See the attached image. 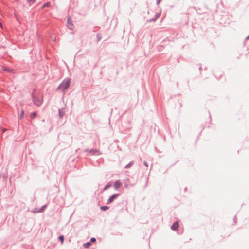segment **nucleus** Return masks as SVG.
I'll return each instance as SVG.
<instances>
[{"label": "nucleus", "mask_w": 249, "mask_h": 249, "mask_svg": "<svg viewBox=\"0 0 249 249\" xmlns=\"http://www.w3.org/2000/svg\"><path fill=\"white\" fill-rule=\"evenodd\" d=\"M111 186V184L110 183H107L104 187L103 190L105 191L109 189Z\"/></svg>", "instance_id": "f8f14e48"}, {"label": "nucleus", "mask_w": 249, "mask_h": 249, "mask_svg": "<svg viewBox=\"0 0 249 249\" xmlns=\"http://www.w3.org/2000/svg\"><path fill=\"white\" fill-rule=\"evenodd\" d=\"M71 79L69 78H65L57 88L56 90H62L64 92L70 87Z\"/></svg>", "instance_id": "f257e3e1"}, {"label": "nucleus", "mask_w": 249, "mask_h": 249, "mask_svg": "<svg viewBox=\"0 0 249 249\" xmlns=\"http://www.w3.org/2000/svg\"><path fill=\"white\" fill-rule=\"evenodd\" d=\"M133 164V161H130L128 164L125 166V168H129Z\"/></svg>", "instance_id": "f3484780"}, {"label": "nucleus", "mask_w": 249, "mask_h": 249, "mask_svg": "<svg viewBox=\"0 0 249 249\" xmlns=\"http://www.w3.org/2000/svg\"><path fill=\"white\" fill-rule=\"evenodd\" d=\"M85 151L91 153L93 155H99L100 153L99 150L95 149H86Z\"/></svg>", "instance_id": "39448f33"}, {"label": "nucleus", "mask_w": 249, "mask_h": 249, "mask_svg": "<svg viewBox=\"0 0 249 249\" xmlns=\"http://www.w3.org/2000/svg\"><path fill=\"white\" fill-rule=\"evenodd\" d=\"M96 37L97 38V41H100L101 40L102 37L100 34H97Z\"/></svg>", "instance_id": "6ab92c4d"}, {"label": "nucleus", "mask_w": 249, "mask_h": 249, "mask_svg": "<svg viewBox=\"0 0 249 249\" xmlns=\"http://www.w3.org/2000/svg\"><path fill=\"white\" fill-rule=\"evenodd\" d=\"M58 239L60 241L61 244H63L64 241V236L63 235H61L59 236Z\"/></svg>", "instance_id": "ddd939ff"}, {"label": "nucleus", "mask_w": 249, "mask_h": 249, "mask_svg": "<svg viewBox=\"0 0 249 249\" xmlns=\"http://www.w3.org/2000/svg\"><path fill=\"white\" fill-rule=\"evenodd\" d=\"M179 224L178 221L175 222L171 227V229L173 231H176L178 229Z\"/></svg>", "instance_id": "6e6552de"}, {"label": "nucleus", "mask_w": 249, "mask_h": 249, "mask_svg": "<svg viewBox=\"0 0 249 249\" xmlns=\"http://www.w3.org/2000/svg\"><path fill=\"white\" fill-rule=\"evenodd\" d=\"M59 116L60 118H62L65 114L64 108L59 109Z\"/></svg>", "instance_id": "1a4fd4ad"}, {"label": "nucleus", "mask_w": 249, "mask_h": 249, "mask_svg": "<svg viewBox=\"0 0 249 249\" xmlns=\"http://www.w3.org/2000/svg\"><path fill=\"white\" fill-rule=\"evenodd\" d=\"M32 97L33 99V101L34 104L37 106H40L43 103V97L41 96L40 97H36L33 93L32 94Z\"/></svg>", "instance_id": "f03ea898"}, {"label": "nucleus", "mask_w": 249, "mask_h": 249, "mask_svg": "<svg viewBox=\"0 0 249 249\" xmlns=\"http://www.w3.org/2000/svg\"><path fill=\"white\" fill-rule=\"evenodd\" d=\"M122 185V183L120 180H118L115 181L114 183V187L115 190L118 189Z\"/></svg>", "instance_id": "423d86ee"}, {"label": "nucleus", "mask_w": 249, "mask_h": 249, "mask_svg": "<svg viewBox=\"0 0 249 249\" xmlns=\"http://www.w3.org/2000/svg\"><path fill=\"white\" fill-rule=\"evenodd\" d=\"M27 1L30 4H31L34 3L36 1V0H27Z\"/></svg>", "instance_id": "412c9836"}, {"label": "nucleus", "mask_w": 249, "mask_h": 249, "mask_svg": "<svg viewBox=\"0 0 249 249\" xmlns=\"http://www.w3.org/2000/svg\"><path fill=\"white\" fill-rule=\"evenodd\" d=\"M236 216H235L234 218L233 219V220H234V222H235V223H236Z\"/></svg>", "instance_id": "393cba45"}, {"label": "nucleus", "mask_w": 249, "mask_h": 249, "mask_svg": "<svg viewBox=\"0 0 249 249\" xmlns=\"http://www.w3.org/2000/svg\"><path fill=\"white\" fill-rule=\"evenodd\" d=\"M119 194H114L112 195L107 200V204H110L119 196Z\"/></svg>", "instance_id": "20e7f679"}, {"label": "nucleus", "mask_w": 249, "mask_h": 249, "mask_svg": "<svg viewBox=\"0 0 249 249\" xmlns=\"http://www.w3.org/2000/svg\"><path fill=\"white\" fill-rule=\"evenodd\" d=\"M91 244L89 242H86L84 244L83 246L86 248H89L90 247Z\"/></svg>", "instance_id": "9b49d317"}, {"label": "nucleus", "mask_w": 249, "mask_h": 249, "mask_svg": "<svg viewBox=\"0 0 249 249\" xmlns=\"http://www.w3.org/2000/svg\"><path fill=\"white\" fill-rule=\"evenodd\" d=\"M46 207V205H43L39 210L37 211L38 213H41L43 212L44 208Z\"/></svg>", "instance_id": "a211bd4d"}, {"label": "nucleus", "mask_w": 249, "mask_h": 249, "mask_svg": "<svg viewBox=\"0 0 249 249\" xmlns=\"http://www.w3.org/2000/svg\"><path fill=\"white\" fill-rule=\"evenodd\" d=\"M246 40L249 39V35L246 37Z\"/></svg>", "instance_id": "a878e982"}, {"label": "nucleus", "mask_w": 249, "mask_h": 249, "mask_svg": "<svg viewBox=\"0 0 249 249\" xmlns=\"http://www.w3.org/2000/svg\"><path fill=\"white\" fill-rule=\"evenodd\" d=\"M67 26L70 30H73L74 28V25L72 23L71 18L69 16L67 17Z\"/></svg>", "instance_id": "7ed1b4c3"}, {"label": "nucleus", "mask_w": 249, "mask_h": 249, "mask_svg": "<svg viewBox=\"0 0 249 249\" xmlns=\"http://www.w3.org/2000/svg\"><path fill=\"white\" fill-rule=\"evenodd\" d=\"M96 240V238H94V237H92L90 239V241L89 242L91 243V242H95Z\"/></svg>", "instance_id": "4be33fe9"}, {"label": "nucleus", "mask_w": 249, "mask_h": 249, "mask_svg": "<svg viewBox=\"0 0 249 249\" xmlns=\"http://www.w3.org/2000/svg\"><path fill=\"white\" fill-rule=\"evenodd\" d=\"M36 116H37V113L36 112H32L30 115V117L32 119L36 118Z\"/></svg>", "instance_id": "2eb2a0df"}, {"label": "nucleus", "mask_w": 249, "mask_h": 249, "mask_svg": "<svg viewBox=\"0 0 249 249\" xmlns=\"http://www.w3.org/2000/svg\"><path fill=\"white\" fill-rule=\"evenodd\" d=\"M50 3L48 2L44 3L43 5V7H49V6H50Z\"/></svg>", "instance_id": "aec40b11"}, {"label": "nucleus", "mask_w": 249, "mask_h": 249, "mask_svg": "<svg viewBox=\"0 0 249 249\" xmlns=\"http://www.w3.org/2000/svg\"><path fill=\"white\" fill-rule=\"evenodd\" d=\"M160 13H157L154 16V18H151L148 20L149 22H155L160 16Z\"/></svg>", "instance_id": "0eeeda50"}, {"label": "nucleus", "mask_w": 249, "mask_h": 249, "mask_svg": "<svg viewBox=\"0 0 249 249\" xmlns=\"http://www.w3.org/2000/svg\"><path fill=\"white\" fill-rule=\"evenodd\" d=\"M100 209L101 210L105 211L108 210L109 209V207L107 206H102L100 207Z\"/></svg>", "instance_id": "4468645a"}, {"label": "nucleus", "mask_w": 249, "mask_h": 249, "mask_svg": "<svg viewBox=\"0 0 249 249\" xmlns=\"http://www.w3.org/2000/svg\"><path fill=\"white\" fill-rule=\"evenodd\" d=\"M143 164L146 167H148V164L147 163V162L145 161H144L143 162Z\"/></svg>", "instance_id": "5701e85b"}, {"label": "nucleus", "mask_w": 249, "mask_h": 249, "mask_svg": "<svg viewBox=\"0 0 249 249\" xmlns=\"http://www.w3.org/2000/svg\"><path fill=\"white\" fill-rule=\"evenodd\" d=\"M3 70L5 71L10 72V73H13L14 72V70L12 69H10L6 67H4L3 68Z\"/></svg>", "instance_id": "9d476101"}, {"label": "nucleus", "mask_w": 249, "mask_h": 249, "mask_svg": "<svg viewBox=\"0 0 249 249\" xmlns=\"http://www.w3.org/2000/svg\"><path fill=\"white\" fill-rule=\"evenodd\" d=\"M199 69V70L201 71V70H202V67H200Z\"/></svg>", "instance_id": "bb28decb"}, {"label": "nucleus", "mask_w": 249, "mask_h": 249, "mask_svg": "<svg viewBox=\"0 0 249 249\" xmlns=\"http://www.w3.org/2000/svg\"><path fill=\"white\" fill-rule=\"evenodd\" d=\"M24 114V111L23 110H22L21 111L20 114L19 115V117H18L19 119H22L23 117Z\"/></svg>", "instance_id": "dca6fc26"}, {"label": "nucleus", "mask_w": 249, "mask_h": 249, "mask_svg": "<svg viewBox=\"0 0 249 249\" xmlns=\"http://www.w3.org/2000/svg\"><path fill=\"white\" fill-rule=\"evenodd\" d=\"M161 1V0H157V4H159Z\"/></svg>", "instance_id": "b1692460"}]
</instances>
